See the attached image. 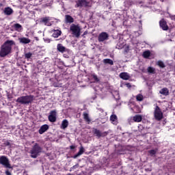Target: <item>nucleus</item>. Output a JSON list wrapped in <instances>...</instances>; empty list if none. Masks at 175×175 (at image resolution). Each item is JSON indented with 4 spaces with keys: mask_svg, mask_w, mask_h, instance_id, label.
<instances>
[{
    "mask_svg": "<svg viewBox=\"0 0 175 175\" xmlns=\"http://www.w3.org/2000/svg\"><path fill=\"white\" fill-rule=\"evenodd\" d=\"M16 43L13 40L5 41L1 46L0 57L4 58L6 55H9L12 53V47L14 46Z\"/></svg>",
    "mask_w": 175,
    "mask_h": 175,
    "instance_id": "nucleus-1",
    "label": "nucleus"
},
{
    "mask_svg": "<svg viewBox=\"0 0 175 175\" xmlns=\"http://www.w3.org/2000/svg\"><path fill=\"white\" fill-rule=\"evenodd\" d=\"M35 100V96L33 95H26L18 97L16 102L21 103V105H29Z\"/></svg>",
    "mask_w": 175,
    "mask_h": 175,
    "instance_id": "nucleus-2",
    "label": "nucleus"
},
{
    "mask_svg": "<svg viewBox=\"0 0 175 175\" xmlns=\"http://www.w3.org/2000/svg\"><path fill=\"white\" fill-rule=\"evenodd\" d=\"M42 151H43V148L38 143H36L32 147L30 150V157L31 158H33L34 159H36L40 154H42Z\"/></svg>",
    "mask_w": 175,
    "mask_h": 175,
    "instance_id": "nucleus-3",
    "label": "nucleus"
},
{
    "mask_svg": "<svg viewBox=\"0 0 175 175\" xmlns=\"http://www.w3.org/2000/svg\"><path fill=\"white\" fill-rule=\"evenodd\" d=\"M70 31L72 32V35H74L75 38H80L81 35V28L79 25L72 24L70 27Z\"/></svg>",
    "mask_w": 175,
    "mask_h": 175,
    "instance_id": "nucleus-4",
    "label": "nucleus"
},
{
    "mask_svg": "<svg viewBox=\"0 0 175 175\" xmlns=\"http://www.w3.org/2000/svg\"><path fill=\"white\" fill-rule=\"evenodd\" d=\"M154 117L157 121H161L163 118V113L158 105L154 108Z\"/></svg>",
    "mask_w": 175,
    "mask_h": 175,
    "instance_id": "nucleus-5",
    "label": "nucleus"
},
{
    "mask_svg": "<svg viewBox=\"0 0 175 175\" xmlns=\"http://www.w3.org/2000/svg\"><path fill=\"white\" fill-rule=\"evenodd\" d=\"M0 165H2L7 169H12V165H10V161H9V159H8L6 156L0 157Z\"/></svg>",
    "mask_w": 175,
    "mask_h": 175,
    "instance_id": "nucleus-6",
    "label": "nucleus"
},
{
    "mask_svg": "<svg viewBox=\"0 0 175 175\" xmlns=\"http://www.w3.org/2000/svg\"><path fill=\"white\" fill-rule=\"evenodd\" d=\"M75 8H90V1L87 0L76 1Z\"/></svg>",
    "mask_w": 175,
    "mask_h": 175,
    "instance_id": "nucleus-7",
    "label": "nucleus"
},
{
    "mask_svg": "<svg viewBox=\"0 0 175 175\" xmlns=\"http://www.w3.org/2000/svg\"><path fill=\"white\" fill-rule=\"evenodd\" d=\"M93 133L98 137V139H100V137H105V136H107L109 135V131L102 133L100 130H98V129H94Z\"/></svg>",
    "mask_w": 175,
    "mask_h": 175,
    "instance_id": "nucleus-8",
    "label": "nucleus"
},
{
    "mask_svg": "<svg viewBox=\"0 0 175 175\" xmlns=\"http://www.w3.org/2000/svg\"><path fill=\"white\" fill-rule=\"evenodd\" d=\"M48 120L50 122H55L57 121V111L52 110L50 111L48 116Z\"/></svg>",
    "mask_w": 175,
    "mask_h": 175,
    "instance_id": "nucleus-9",
    "label": "nucleus"
},
{
    "mask_svg": "<svg viewBox=\"0 0 175 175\" xmlns=\"http://www.w3.org/2000/svg\"><path fill=\"white\" fill-rule=\"evenodd\" d=\"M109 40V33L103 31L98 36V41L100 43Z\"/></svg>",
    "mask_w": 175,
    "mask_h": 175,
    "instance_id": "nucleus-10",
    "label": "nucleus"
},
{
    "mask_svg": "<svg viewBox=\"0 0 175 175\" xmlns=\"http://www.w3.org/2000/svg\"><path fill=\"white\" fill-rule=\"evenodd\" d=\"M50 20H51L50 16L43 17L41 18L40 23H42L44 25H46V27H51L53 24L50 22Z\"/></svg>",
    "mask_w": 175,
    "mask_h": 175,
    "instance_id": "nucleus-11",
    "label": "nucleus"
},
{
    "mask_svg": "<svg viewBox=\"0 0 175 175\" xmlns=\"http://www.w3.org/2000/svg\"><path fill=\"white\" fill-rule=\"evenodd\" d=\"M160 27L163 29V31H167L169 29V26H167V23L165 21V19H161L159 21Z\"/></svg>",
    "mask_w": 175,
    "mask_h": 175,
    "instance_id": "nucleus-12",
    "label": "nucleus"
},
{
    "mask_svg": "<svg viewBox=\"0 0 175 175\" xmlns=\"http://www.w3.org/2000/svg\"><path fill=\"white\" fill-rule=\"evenodd\" d=\"M65 22L66 24H72L75 23V18L69 14L65 15Z\"/></svg>",
    "mask_w": 175,
    "mask_h": 175,
    "instance_id": "nucleus-13",
    "label": "nucleus"
},
{
    "mask_svg": "<svg viewBox=\"0 0 175 175\" xmlns=\"http://www.w3.org/2000/svg\"><path fill=\"white\" fill-rule=\"evenodd\" d=\"M18 41L21 44H28L29 43H31V40L25 37L19 38Z\"/></svg>",
    "mask_w": 175,
    "mask_h": 175,
    "instance_id": "nucleus-14",
    "label": "nucleus"
},
{
    "mask_svg": "<svg viewBox=\"0 0 175 175\" xmlns=\"http://www.w3.org/2000/svg\"><path fill=\"white\" fill-rule=\"evenodd\" d=\"M49 129V124H44L40 126V129L38 130V133L40 135H43L44 132H46Z\"/></svg>",
    "mask_w": 175,
    "mask_h": 175,
    "instance_id": "nucleus-15",
    "label": "nucleus"
},
{
    "mask_svg": "<svg viewBox=\"0 0 175 175\" xmlns=\"http://www.w3.org/2000/svg\"><path fill=\"white\" fill-rule=\"evenodd\" d=\"M52 32H53L52 34L53 38H59V36H61L62 34V31L59 29H53L52 30Z\"/></svg>",
    "mask_w": 175,
    "mask_h": 175,
    "instance_id": "nucleus-16",
    "label": "nucleus"
},
{
    "mask_svg": "<svg viewBox=\"0 0 175 175\" xmlns=\"http://www.w3.org/2000/svg\"><path fill=\"white\" fill-rule=\"evenodd\" d=\"M159 94L163 95V96H168L170 94L169 89L167 88H163L159 90Z\"/></svg>",
    "mask_w": 175,
    "mask_h": 175,
    "instance_id": "nucleus-17",
    "label": "nucleus"
},
{
    "mask_svg": "<svg viewBox=\"0 0 175 175\" xmlns=\"http://www.w3.org/2000/svg\"><path fill=\"white\" fill-rule=\"evenodd\" d=\"M3 12L6 16H10L11 14H13V9L10 7H7L4 8Z\"/></svg>",
    "mask_w": 175,
    "mask_h": 175,
    "instance_id": "nucleus-18",
    "label": "nucleus"
},
{
    "mask_svg": "<svg viewBox=\"0 0 175 175\" xmlns=\"http://www.w3.org/2000/svg\"><path fill=\"white\" fill-rule=\"evenodd\" d=\"M110 121H111V122H112V124H113V125H117V122H118V118L117 117V115L112 114L110 116Z\"/></svg>",
    "mask_w": 175,
    "mask_h": 175,
    "instance_id": "nucleus-19",
    "label": "nucleus"
},
{
    "mask_svg": "<svg viewBox=\"0 0 175 175\" xmlns=\"http://www.w3.org/2000/svg\"><path fill=\"white\" fill-rule=\"evenodd\" d=\"M68 126H69V122L68 121V120L64 119L62 122L60 128H61V129H66V128H68Z\"/></svg>",
    "mask_w": 175,
    "mask_h": 175,
    "instance_id": "nucleus-20",
    "label": "nucleus"
},
{
    "mask_svg": "<svg viewBox=\"0 0 175 175\" xmlns=\"http://www.w3.org/2000/svg\"><path fill=\"white\" fill-rule=\"evenodd\" d=\"M83 154H84V148L81 146L77 154H75L72 158L76 159V158H78V157H80V155H83Z\"/></svg>",
    "mask_w": 175,
    "mask_h": 175,
    "instance_id": "nucleus-21",
    "label": "nucleus"
},
{
    "mask_svg": "<svg viewBox=\"0 0 175 175\" xmlns=\"http://www.w3.org/2000/svg\"><path fill=\"white\" fill-rule=\"evenodd\" d=\"M119 76L122 80H129L131 78L129 75H128V72H121Z\"/></svg>",
    "mask_w": 175,
    "mask_h": 175,
    "instance_id": "nucleus-22",
    "label": "nucleus"
},
{
    "mask_svg": "<svg viewBox=\"0 0 175 175\" xmlns=\"http://www.w3.org/2000/svg\"><path fill=\"white\" fill-rule=\"evenodd\" d=\"M143 117L141 115H135L133 117V121L134 122H142Z\"/></svg>",
    "mask_w": 175,
    "mask_h": 175,
    "instance_id": "nucleus-23",
    "label": "nucleus"
},
{
    "mask_svg": "<svg viewBox=\"0 0 175 175\" xmlns=\"http://www.w3.org/2000/svg\"><path fill=\"white\" fill-rule=\"evenodd\" d=\"M57 51L59 53H65L66 48L62 45V44H57Z\"/></svg>",
    "mask_w": 175,
    "mask_h": 175,
    "instance_id": "nucleus-24",
    "label": "nucleus"
},
{
    "mask_svg": "<svg viewBox=\"0 0 175 175\" xmlns=\"http://www.w3.org/2000/svg\"><path fill=\"white\" fill-rule=\"evenodd\" d=\"M13 27L17 32H21L23 31V26L20 23H15Z\"/></svg>",
    "mask_w": 175,
    "mask_h": 175,
    "instance_id": "nucleus-25",
    "label": "nucleus"
},
{
    "mask_svg": "<svg viewBox=\"0 0 175 175\" xmlns=\"http://www.w3.org/2000/svg\"><path fill=\"white\" fill-rule=\"evenodd\" d=\"M83 119L85 120V121L86 122H88V124H90V122H91V119L90 118V116L88 115V113L83 112Z\"/></svg>",
    "mask_w": 175,
    "mask_h": 175,
    "instance_id": "nucleus-26",
    "label": "nucleus"
},
{
    "mask_svg": "<svg viewBox=\"0 0 175 175\" xmlns=\"http://www.w3.org/2000/svg\"><path fill=\"white\" fill-rule=\"evenodd\" d=\"M156 65H157V66H159L161 69L166 68V65H165V63H163V62H162V60H159L156 63Z\"/></svg>",
    "mask_w": 175,
    "mask_h": 175,
    "instance_id": "nucleus-27",
    "label": "nucleus"
},
{
    "mask_svg": "<svg viewBox=\"0 0 175 175\" xmlns=\"http://www.w3.org/2000/svg\"><path fill=\"white\" fill-rule=\"evenodd\" d=\"M148 72L150 75H155V68L154 67L149 66L147 68Z\"/></svg>",
    "mask_w": 175,
    "mask_h": 175,
    "instance_id": "nucleus-28",
    "label": "nucleus"
},
{
    "mask_svg": "<svg viewBox=\"0 0 175 175\" xmlns=\"http://www.w3.org/2000/svg\"><path fill=\"white\" fill-rule=\"evenodd\" d=\"M142 55L144 58H148L151 55V52H150V51H146L143 53Z\"/></svg>",
    "mask_w": 175,
    "mask_h": 175,
    "instance_id": "nucleus-29",
    "label": "nucleus"
},
{
    "mask_svg": "<svg viewBox=\"0 0 175 175\" xmlns=\"http://www.w3.org/2000/svg\"><path fill=\"white\" fill-rule=\"evenodd\" d=\"M103 62L105 64H108L109 65H114V62L111 59H104Z\"/></svg>",
    "mask_w": 175,
    "mask_h": 175,
    "instance_id": "nucleus-30",
    "label": "nucleus"
},
{
    "mask_svg": "<svg viewBox=\"0 0 175 175\" xmlns=\"http://www.w3.org/2000/svg\"><path fill=\"white\" fill-rule=\"evenodd\" d=\"M3 142L5 147H12V144H10V142H9V140L3 139Z\"/></svg>",
    "mask_w": 175,
    "mask_h": 175,
    "instance_id": "nucleus-31",
    "label": "nucleus"
},
{
    "mask_svg": "<svg viewBox=\"0 0 175 175\" xmlns=\"http://www.w3.org/2000/svg\"><path fill=\"white\" fill-rule=\"evenodd\" d=\"M144 98L142 94H137L136 96V100L138 102H142Z\"/></svg>",
    "mask_w": 175,
    "mask_h": 175,
    "instance_id": "nucleus-32",
    "label": "nucleus"
},
{
    "mask_svg": "<svg viewBox=\"0 0 175 175\" xmlns=\"http://www.w3.org/2000/svg\"><path fill=\"white\" fill-rule=\"evenodd\" d=\"M126 5L128 8H129L130 6H132V5H133V1L132 0H128L126 1Z\"/></svg>",
    "mask_w": 175,
    "mask_h": 175,
    "instance_id": "nucleus-33",
    "label": "nucleus"
},
{
    "mask_svg": "<svg viewBox=\"0 0 175 175\" xmlns=\"http://www.w3.org/2000/svg\"><path fill=\"white\" fill-rule=\"evenodd\" d=\"M31 57H32V53L31 52L25 54V58H26V59H29Z\"/></svg>",
    "mask_w": 175,
    "mask_h": 175,
    "instance_id": "nucleus-34",
    "label": "nucleus"
},
{
    "mask_svg": "<svg viewBox=\"0 0 175 175\" xmlns=\"http://www.w3.org/2000/svg\"><path fill=\"white\" fill-rule=\"evenodd\" d=\"M149 154L152 157V155H155L157 154V150H150L148 151Z\"/></svg>",
    "mask_w": 175,
    "mask_h": 175,
    "instance_id": "nucleus-35",
    "label": "nucleus"
},
{
    "mask_svg": "<svg viewBox=\"0 0 175 175\" xmlns=\"http://www.w3.org/2000/svg\"><path fill=\"white\" fill-rule=\"evenodd\" d=\"M92 78L94 79V80H95L97 83L98 81H99V78H98V76L96 75H92Z\"/></svg>",
    "mask_w": 175,
    "mask_h": 175,
    "instance_id": "nucleus-36",
    "label": "nucleus"
},
{
    "mask_svg": "<svg viewBox=\"0 0 175 175\" xmlns=\"http://www.w3.org/2000/svg\"><path fill=\"white\" fill-rule=\"evenodd\" d=\"M77 167H79V164L73 165L72 167H70V172H72V170H75V169H77Z\"/></svg>",
    "mask_w": 175,
    "mask_h": 175,
    "instance_id": "nucleus-37",
    "label": "nucleus"
},
{
    "mask_svg": "<svg viewBox=\"0 0 175 175\" xmlns=\"http://www.w3.org/2000/svg\"><path fill=\"white\" fill-rule=\"evenodd\" d=\"M126 87H128V88H131V87H132V85H131L130 83H126Z\"/></svg>",
    "mask_w": 175,
    "mask_h": 175,
    "instance_id": "nucleus-38",
    "label": "nucleus"
},
{
    "mask_svg": "<svg viewBox=\"0 0 175 175\" xmlns=\"http://www.w3.org/2000/svg\"><path fill=\"white\" fill-rule=\"evenodd\" d=\"M70 150H75L76 148V146L71 145V146H70Z\"/></svg>",
    "mask_w": 175,
    "mask_h": 175,
    "instance_id": "nucleus-39",
    "label": "nucleus"
},
{
    "mask_svg": "<svg viewBox=\"0 0 175 175\" xmlns=\"http://www.w3.org/2000/svg\"><path fill=\"white\" fill-rule=\"evenodd\" d=\"M5 174H6V175H12V173H10V172H9L8 170H7L5 171Z\"/></svg>",
    "mask_w": 175,
    "mask_h": 175,
    "instance_id": "nucleus-40",
    "label": "nucleus"
},
{
    "mask_svg": "<svg viewBox=\"0 0 175 175\" xmlns=\"http://www.w3.org/2000/svg\"><path fill=\"white\" fill-rule=\"evenodd\" d=\"M64 57L65 58H69V56H68V55H66V54H64Z\"/></svg>",
    "mask_w": 175,
    "mask_h": 175,
    "instance_id": "nucleus-41",
    "label": "nucleus"
},
{
    "mask_svg": "<svg viewBox=\"0 0 175 175\" xmlns=\"http://www.w3.org/2000/svg\"><path fill=\"white\" fill-rule=\"evenodd\" d=\"M36 40H39V38L38 37L35 38Z\"/></svg>",
    "mask_w": 175,
    "mask_h": 175,
    "instance_id": "nucleus-42",
    "label": "nucleus"
}]
</instances>
